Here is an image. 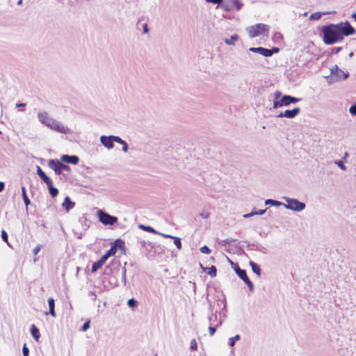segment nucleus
Listing matches in <instances>:
<instances>
[{"label":"nucleus","mask_w":356,"mask_h":356,"mask_svg":"<svg viewBox=\"0 0 356 356\" xmlns=\"http://www.w3.org/2000/svg\"><path fill=\"white\" fill-rule=\"evenodd\" d=\"M321 32L324 43L330 45L341 42L344 36L354 35L356 31L348 21H346L324 26L321 29Z\"/></svg>","instance_id":"1"},{"label":"nucleus","mask_w":356,"mask_h":356,"mask_svg":"<svg viewBox=\"0 0 356 356\" xmlns=\"http://www.w3.org/2000/svg\"><path fill=\"white\" fill-rule=\"evenodd\" d=\"M37 116L40 123L53 129L54 131L62 134L68 133L69 129L61 124L55 119L50 118L47 111H39Z\"/></svg>","instance_id":"2"},{"label":"nucleus","mask_w":356,"mask_h":356,"mask_svg":"<svg viewBox=\"0 0 356 356\" xmlns=\"http://www.w3.org/2000/svg\"><path fill=\"white\" fill-rule=\"evenodd\" d=\"M282 199L285 201V203H283V207L287 209L296 212H300L303 211L306 207V205L304 202H301L297 199L290 198L288 197H283Z\"/></svg>","instance_id":"3"},{"label":"nucleus","mask_w":356,"mask_h":356,"mask_svg":"<svg viewBox=\"0 0 356 356\" xmlns=\"http://www.w3.org/2000/svg\"><path fill=\"white\" fill-rule=\"evenodd\" d=\"M249 37L252 38L257 36L264 35L269 31V27L264 24H257L256 25L250 26L247 29Z\"/></svg>","instance_id":"4"},{"label":"nucleus","mask_w":356,"mask_h":356,"mask_svg":"<svg viewBox=\"0 0 356 356\" xmlns=\"http://www.w3.org/2000/svg\"><path fill=\"white\" fill-rule=\"evenodd\" d=\"M97 215L99 221L104 225H113L118 220L117 217L111 216L106 211L100 209L97 211Z\"/></svg>","instance_id":"5"},{"label":"nucleus","mask_w":356,"mask_h":356,"mask_svg":"<svg viewBox=\"0 0 356 356\" xmlns=\"http://www.w3.org/2000/svg\"><path fill=\"white\" fill-rule=\"evenodd\" d=\"M299 101V98H296L290 95H284L280 100H274L273 108H276L278 107L286 106L291 103H296Z\"/></svg>","instance_id":"6"},{"label":"nucleus","mask_w":356,"mask_h":356,"mask_svg":"<svg viewBox=\"0 0 356 356\" xmlns=\"http://www.w3.org/2000/svg\"><path fill=\"white\" fill-rule=\"evenodd\" d=\"M48 166L54 170L55 173L58 175L61 174L62 170H70V167L67 165L63 164L58 160L50 159L48 161Z\"/></svg>","instance_id":"7"},{"label":"nucleus","mask_w":356,"mask_h":356,"mask_svg":"<svg viewBox=\"0 0 356 356\" xmlns=\"http://www.w3.org/2000/svg\"><path fill=\"white\" fill-rule=\"evenodd\" d=\"M101 143L107 149H112L114 146L113 142L122 143V138L115 136H102L100 137Z\"/></svg>","instance_id":"8"},{"label":"nucleus","mask_w":356,"mask_h":356,"mask_svg":"<svg viewBox=\"0 0 356 356\" xmlns=\"http://www.w3.org/2000/svg\"><path fill=\"white\" fill-rule=\"evenodd\" d=\"M60 159H61V161H63L64 162L74 164V165L77 164L79 161V157L75 155L64 154L61 156Z\"/></svg>","instance_id":"9"},{"label":"nucleus","mask_w":356,"mask_h":356,"mask_svg":"<svg viewBox=\"0 0 356 356\" xmlns=\"http://www.w3.org/2000/svg\"><path fill=\"white\" fill-rule=\"evenodd\" d=\"M334 13H336V11H334H334L323 12V13L316 12V13H312L309 16V19L310 20H318L322 17V15L334 14Z\"/></svg>","instance_id":"10"},{"label":"nucleus","mask_w":356,"mask_h":356,"mask_svg":"<svg viewBox=\"0 0 356 356\" xmlns=\"http://www.w3.org/2000/svg\"><path fill=\"white\" fill-rule=\"evenodd\" d=\"M161 236H162L164 238H172L174 240V244L176 245V247L180 250L181 248V239L179 237L174 236L170 234H160Z\"/></svg>","instance_id":"11"},{"label":"nucleus","mask_w":356,"mask_h":356,"mask_svg":"<svg viewBox=\"0 0 356 356\" xmlns=\"http://www.w3.org/2000/svg\"><path fill=\"white\" fill-rule=\"evenodd\" d=\"M74 202H72L68 196L65 197L64 201L62 204V207L64 209H65L67 211L72 209L74 207Z\"/></svg>","instance_id":"12"},{"label":"nucleus","mask_w":356,"mask_h":356,"mask_svg":"<svg viewBox=\"0 0 356 356\" xmlns=\"http://www.w3.org/2000/svg\"><path fill=\"white\" fill-rule=\"evenodd\" d=\"M278 51H279L278 47H273L270 49H266V48L263 47L261 55L266 56V57H269V56H271L273 54L277 53Z\"/></svg>","instance_id":"13"},{"label":"nucleus","mask_w":356,"mask_h":356,"mask_svg":"<svg viewBox=\"0 0 356 356\" xmlns=\"http://www.w3.org/2000/svg\"><path fill=\"white\" fill-rule=\"evenodd\" d=\"M300 110L298 107L294 108L292 110H286L284 111L285 118H293L300 113Z\"/></svg>","instance_id":"14"},{"label":"nucleus","mask_w":356,"mask_h":356,"mask_svg":"<svg viewBox=\"0 0 356 356\" xmlns=\"http://www.w3.org/2000/svg\"><path fill=\"white\" fill-rule=\"evenodd\" d=\"M37 174L46 184L51 181L39 166H37Z\"/></svg>","instance_id":"15"},{"label":"nucleus","mask_w":356,"mask_h":356,"mask_svg":"<svg viewBox=\"0 0 356 356\" xmlns=\"http://www.w3.org/2000/svg\"><path fill=\"white\" fill-rule=\"evenodd\" d=\"M349 76L348 73L344 72L342 70L339 69L334 76V81H338L341 79H346Z\"/></svg>","instance_id":"16"},{"label":"nucleus","mask_w":356,"mask_h":356,"mask_svg":"<svg viewBox=\"0 0 356 356\" xmlns=\"http://www.w3.org/2000/svg\"><path fill=\"white\" fill-rule=\"evenodd\" d=\"M30 331L33 338L36 341H38L39 338L40 337L39 329L35 325H32Z\"/></svg>","instance_id":"17"},{"label":"nucleus","mask_w":356,"mask_h":356,"mask_svg":"<svg viewBox=\"0 0 356 356\" xmlns=\"http://www.w3.org/2000/svg\"><path fill=\"white\" fill-rule=\"evenodd\" d=\"M231 264L234 266L235 273L240 278H242L246 274V271L243 269H241L238 264H236L232 261H231Z\"/></svg>","instance_id":"18"},{"label":"nucleus","mask_w":356,"mask_h":356,"mask_svg":"<svg viewBox=\"0 0 356 356\" xmlns=\"http://www.w3.org/2000/svg\"><path fill=\"white\" fill-rule=\"evenodd\" d=\"M232 9L235 8L236 10H240L243 6V3L240 0H229Z\"/></svg>","instance_id":"19"},{"label":"nucleus","mask_w":356,"mask_h":356,"mask_svg":"<svg viewBox=\"0 0 356 356\" xmlns=\"http://www.w3.org/2000/svg\"><path fill=\"white\" fill-rule=\"evenodd\" d=\"M48 305L49 308V314L51 316L55 317L56 316V312H55V302L53 298H49L48 299Z\"/></svg>","instance_id":"20"},{"label":"nucleus","mask_w":356,"mask_h":356,"mask_svg":"<svg viewBox=\"0 0 356 356\" xmlns=\"http://www.w3.org/2000/svg\"><path fill=\"white\" fill-rule=\"evenodd\" d=\"M47 186L48 187L49 193L51 195V197H56L58 194V190L56 188H55L54 186H53L52 181L47 183Z\"/></svg>","instance_id":"21"},{"label":"nucleus","mask_w":356,"mask_h":356,"mask_svg":"<svg viewBox=\"0 0 356 356\" xmlns=\"http://www.w3.org/2000/svg\"><path fill=\"white\" fill-rule=\"evenodd\" d=\"M238 35L237 34L232 35L230 38H225L224 42L227 45H234L235 42L238 40Z\"/></svg>","instance_id":"22"},{"label":"nucleus","mask_w":356,"mask_h":356,"mask_svg":"<svg viewBox=\"0 0 356 356\" xmlns=\"http://www.w3.org/2000/svg\"><path fill=\"white\" fill-rule=\"evenodd\" d=\"M250 266L252 268V271L255 274H257L258 276H260L261 275V268H260V267L256 263H254L252 261H250Z\"/></svg>","instance_id":"23"},{"label":"nucleus","mask_w":356,"mask_h":356,"mask_svg":"<svg viewBox=\"0 0 356 356\" xmlns=\"http://www.w3.org/2000/svg\"><path fill=\"white\" fill-rule=\"evenodd\" d=\"M248 286V289L250 291H254V284L250 280L248 277L247 276V274H245L242 278H241Z\"/></svg>","instance_id":"24"},{"label":"nucleus","mask_w":356,"mask_h":356,"mask_svg":"<svg viewBox=\"0 0 356 356\" xmlns=\"http://www.w3.org/2000/svg\"><path fill=\"white\" fill-rule=\"evenodd\" d=\"M266 211V209H261V210H259L257 211H252V212H250L249 213L245 214L243 216V217L245 218H248L252 217V216H253L254 215H263V214L265 213Z\"/></svg>","instance_id":"25"},{"label":"nucleus","mask_w":356,"mask_h":356,"mask_svg":"<svg viewBox=\"0 0 356 356\" xmlns=\"http://www.w3.org/2000/svg\"><path fill=\"white\" fill-rule=\"evenodd\" d=\"M265 204L266 205L270 204L271 206L278 207V206H283V202L277 201V200L268 199L265 201Z\"/></svg>","instance_id":"26"},{"label":"nucleus","mask_w":356,"mask_h":356,"mask_svg":"<svg viewBox=\"0 0 356 356\" xmlns=\"http://www.w3.org/2000/svg\"><path fill=\"white\" fill-rule=\"evenodd\" d=\"M22 198H23L24 202L26 207H27L28 205L31 203V202L26 195V188L24 186H22Z\"/></svg>","instance_id":"27"},{"label":"nucleus","mask_w":356,"mask_h":356,"mask_svg":"<svg viewBox=\"0 0 356 356\" xmlns=\"http://www.w3.org/2000/svg\"><path fill=\"white\" fill-rule=\"evenodd\" d=\"M220 8L225 11H229L232 10L229 0H222V2L220 3Z\"/></svg>","instance_id":"28"},{"label":"nucleus","mask_w":356,"mask_h":356,"mask_svg":"<svg viewBox=\"0 0 356 356\" xmlns=\"http://www.w3.org/2000/svg\"><path fill=\"white\" fill-rule=\"evenodd\" d=\"M139 227L145 231H147V232H151L153 234H159V235L161 234V233L158 232L157 231H156L153 227H149V226H145V225H140L139 226Z\"/></svg>","instance_id":"29"},{"label":"nucleus","mask_w":356,"mask_h":356,"mask_svg":"<svg viewBox=\"0 0 356 356\" xmlns=\"http://www.w3.org/2000/svg\"><path fill=\"white\" fill-rule=\"evenodd\" d=\"M241 339V336L239 334H236L234 337L229 339V346L230 347H233L235 345L236 341H238Z\"/></svg>","instance_id":"30"},{"label":"nucleus","mask_w":356,"mask_h":356,"mask_svg":"<svg viewBox=\"0 0 356 356\" xmlns=\"http://www.w3.org/2000/svg\"><path fill=\"white\" fill-rule=\"evenodd\" d=\"M216 272H217V269L216 268V266H211L210 268H208V272L207 273L212 277H214L216 276Z\"/></svg>","instance_id":"31"},{"label":"nucleus","mask_w":356,"mask_h":356,"mask_svg":"<svg viewBox=\"0 0 356 356\" xmlns=\"http://www.w3.org/2000/svg\"><path fill=\"white\" fill-rule=\"evenodd\" d=\"M103 265L99 261H96L95 263H93L92 266V269H91V271L92 273H95L96 272L98 269H99Z\"/></svg>","instance_id":"32"},{"label":"nucleus","mask_w":356,"mask_h":356,"mask_svg":"<svg viewBox=\"0 0 356 356\" xmlns=\"http://www.w3.org/2000/svg\"><path fill=\"white\" fill-rule=\"evenodd\" d=\"M116 245H112L111 248L106 251V254L110 257L111 256L114 255L116 253Z\"/></svg>","instance_id":"33"},{"label":"nucleus","mask_w":356,"mask_h":356,"mask_svg":"<svg viewBox=\"0 0 356 356\" xmlns=\"http://www.w3.org/2000/svg\"><path fill=\"white\" fill-rule=\"evenodd\" d=\"M334 163L339 167L342 170H346V165H344V163L343 161L341 160H339V161H336L334 162Z\"/></svg>","instance_id":"34"},{"label":"nucleus","mask_w":356,"mask_h":356,"mask_svg":"<svg viewBox=\"0 0 356 356\" xmlns=\"http://www.w3.org/2000/svg\"><path fill=\"white\" fill-rule=\"evenodd\" d=\"M221 323L219 322L216 326H209V335L210 336H213L214 334V333L216 332V327H218L219 325H220Z\"/></svg>","instance_id":"35"},{"label":"nucleus","mask_w":356,"mask_h":356,"mask_svg":"<svg viewBox=\"0 0 356 356\" xmlns=\"http://www.w3.org/2000/svg\"><path fill=\"white\" fill-rule=\"evenodd\" d=\"M127 305L129 307L134 308L137 305V301L134 298H131L128 300Z\"/></svg>","instance_id":"36"},{"label":"nucleus","mask_w":356,"mask_h":356,"mask_svg":"<svg viewBox=\"0 0 356 356\" xmlns=\"http://www.w3.org/2000/svg\"><path fill=\"white\" fill-rule=\"evenodd\" d=\"M263 47H250L249 51L253 53H257L261 54Z\"/></svg>","instance_id":"37"},{"label":"nucleus","mask_w":356,"mask_h":356,"mask_svg":"<svg viewBox=\"0 0 356 356\" xmlns=\"http://www.w3.org/2000/svg\"><path fill=\"white\" fill-rule=\"evenodd\" d=\"M113 245H116V248L119 247L124 249V242L120 239L115 240Z\"/></svg>","instance_id":"38"},{"label":"nucleus","mask_w":356,"mask_h":356,"mask_svg":"<svg viewBox=\"0 0 356 356\" xmlns=\"http://www.w3.org/2000/svg\"><path fill=\"white\" fill-rule=\"evenodd\" d=\"M190 348H191V350H197V344L196 340H195V339H193L191 341V346H190Z\"/></svg>","instance_id":"39"},{"label":"nucleus","mask_w":356,"mask_h":356,"mask_svg":"<svg viewBox=\"0 0 356 356\" xmlns=\"http://www.w3.org/2000/svg\"><path fill=\"white\" fill-rule=\"evenodd\" d=\"M200 252L204 254H209L211 252V250L207 245H204L200 248Z\"/></svg>","instance_id":"40"},{"label":"nucleus","mask_w":356,"mask_h":356,"mask_svg":"<svg viewBox=\"0 0 356 356\" xmlns=\"http://www.w3.org/2000/svg\"><path fill=\"white\" fill-rule=\"evenodd\" d=\"M118 143L120 144L121 146H122V151L124 152H128V149H129L128 145L124 140L122 139V143Z\"/></svg>","instance_id":"41"},{"label":"nucleus","mask_w":356,"mask_h":356,"mask_svg":"<svg viewBox=\"0 0 356 356\" xmlns=\"http://www.w3.org/2000/svg\"><path fill=\"white\" fill-rule=\"evenodd\" d=\"M22 353L24 356H29V350L26 344H24L23 346Z\"/></svg>","instance_id":"42"},{"label":"nucleus","mask_w":356,"mask_h":356,"mask_svg":"<svg viewBox=\"0 0 356 356\" xmlns=\"http://www.w3.org/2000/svg\"><path fill=\"white\" fill-rule=\"evenodd\" d=\"M339 67L337 65H334L332 67L330 68V74L334 76L337 72L338 71Z\"/></svg>","instance_id":"43"},{"label":"nucleus","mask_w":356,"mask_h":356,"mask_svg":"<svg viewBox=\"0 0 356 356\" xmlns=\"http://www.w3.org/2000/svg\"><path fill=\"white\" fill-rule=\"evenodd\" d=\"M1 238L3 241L6 242L8 244V234L5 230L1 231Z\"/></svg>","instance_id":"44"},{"label":"nucleus","mask_w":356,"mask_h":356,"mask_svg":"<svg viewBox=\"0 0 356 356\" xmlns=\"http://www.w3.org/2000/svg\"><path fill=\"white\" fill-rule=\"evenodd\" d=\"M109 258V257L108 255H106V254L105 253L99 260V261L102 264L104 265L105 264V262L106 261V260Z\"/></svg>","instance_id":"45"},{"label":"nucleus","mask_w":356,"mask_h":356,"mask_svg":"<svg viewBox=\"0 0 356 356\" xmlns=\"http://www.w3.org/2000/svg\"><path fill=\"white\" fill-rule=\"evenodd\" d=\"M109 258V257L108 255H106V254L105 253L99 260V261L102 264L104 265L105 264V262L106 261V260Z\"/></svg>","instance_id":"46"},{"label":"nucleus","mask_w":356,"mask_h":356,"mask_svg":"<svg viewBox=\"0 0 356 356\" xmlns=\"http://www.w3.org/2000/svg\"><path fill=\"white\" fill-rule=\"evenodd\" d=\"M349 112L354 116L356 115V104L352 105L349 108Z\"/></svg>","instance_id":"47"},{"label":"nucleus","mask_w":356,"mask_h":356,"mask_svg":"<svg viewBox=\"0 0 356 356\" xmlns=\"http://www.w3.org/2000/svg\"><path fill=\"white\" fill-rule=\"evenodd\" d=\"M122 282H123L124 286H125L126 282H127V281H126V268H122Z\"/></svg>","instance_id":"48"},{"label":"nucleus","mask_w":356,"mask_h":356,"mask_svg":"<svg viewBox=\"0 0 356 356\" xmlns=\"http://www.w3.org/2000/svg\"><path fill=\"white\" fill-rule=\"evenodd\" d=\"M89 327H90V321H87V322L83 323V325H82V327H81V330L85 332Z\"/></svg>","instance_id":"49"},{"label":"nucleus","mask_w":356,"mask_h":356,"mask_svg":"<svg viewBox=\"0 0 356 356\" xmlns=\"http://www.w3.org/2000/svg\"><path fill=\"white\" fill-rule=\"evenodd\" d=\"M207 2H210L213 4H220L222 2V0H205Z\"/></svg>","instance_id":"50"},{"label":"nucleus","mask_w":356,"mask_h":356,"mask_svg":"<svg viewBox=\"0 0 356 356\" xmlns=\"http://www.w3.org/2000/svg\"><path fill=\"white\" fill-rule=\"evenodd\" d=\"M200 216L203 218H207L209 216V213L207 211H202L200 213Z\"/></svg>","instance_id":"51"},{"label":"nucleus","mask_w":356,"mask_h":356,"mask_svg":"<svg viewBox=\"0 0 356 356\" xmlns=\"http://www.w3.org/2000/svg\"><path fill=\"white\" fill-rule=\"evenodd\" d=\"M281 95H282V93L280 91H276L274 94L275 100H280L279 99L280 98Z\"/></svg>","instance_id":"52"},{"label":"nucleus","mask_w":356,"mask_h":356,"mask_svg":"<svg viewBox=\"0 0 356 356\" xmlns=\"http://www.w3.org/2000/svg\"><path fill=\"white\" fill-rule=\"evenodd\" d=\"M40 250V245H37L36 247L34 248L33 250V253L36 255L39 251Z\"/></svg>","instance_id":"53"},{"label":"nucleus","mask_w":356,"mask_h":356,"mask_svg":"<svg viewBox=\"0 0 356 356\" xmlns=\"http://www.w3.org/2000/svg\"><path fill=\"white\" fill-rule=\"evenodd\" d=\"M341 49H342V48L340 47H339L334 48L332 50V53L335 54H338Z\"/></svg>","instance_id":"54"},{"label":"nucleus","mask_w":356,"mask_h":356,"mask_svg":"<svg viewBox=\"0 0 356 356\" xmlns=\"http://www.w3.org/2000/svg\"><path fill=\"white\" fill-rule=\"evenodd\" d=\"M148 31H149V29H148L147 24H145L143 25V32H144L145 33H148Z\"/></svg>","instance_id":"55"},{"label":"nucleus","mask_w":356,"mask_h":356,"mask_svg":"<svg viewBox=\"0 0 356 356\" xmlns=\"http://www.w3.org/2000/svg\"><path fill=\"white\" fill-rule=\"evenodd\" d=\"M233 241H234V240L228 238L224 241V244H229Z\"/></svg>","instance_id":"56"},{"label":"nucleus","mask_w":356,"mask_h":356,"mask_svg":"<svg viewBox=\"0 0 356 356\" xmlns=\"http://www.w3.org/2000/svg\"><path fill=\"white\" fill-rule=\"evenodd\" d=\"M26 106L25 103H17L16 104V107H24Z\"/></svg>","instance_id":"57"},{"label":"nucleus","mask_w":356,"mask_h":356,"mask_svg":"<svg viewBox=\"0 0 356 356\" xmlns=\"http://www.w3.org/2000/svg\"><path fill=\"white\" fill-rule=\"evenodd\" d=\"M4 188V183L2 181H0V192L2 191Z\"/></svg>","instance_id":"58"},{"label":"nucleus","mask_w":356,"mask_h":356,"mask_svg":"<svg viewBox=\"0 0 356 356\" xmlns=\"http://www.w3.org/2000/svg\"><path fill=\"white\" fill-rule=\"evenodd\" d=\"M284 117H285V115H284V112H283V113H280V114H278V115H277V118H284Z\"/></svg>","instance_id":"59"},{"label":"nucleus","mask_w":356,"mask_h":356,"mask_svg":"<svg viewBox=\"0 0 356 356\" xmlns=\"http://www.w3.org/2000/svg\"><path fill=\"white\" fill-rule=\"evenodd\" d=\"M352 17L356 21V13L352 14Z\"/></svg>","instance_id":"60"},{"label":"nucleus","mask_w":356,"mask_h":356,"mask_svg":"<svg viewBox=\"0 0 356 356\" xmlns=\"http://www.w3.org/2000/svg\"><path fill=\"white\" fill-rule=\"evenodd\" d=\"M353 55H354L353 52H350L348 56H349V57H353Z\"/></svg>","instance_id":"61"},{"label":"nucleus","mask_w":356,"mask_h":356,"mask_svg":"<svg viewBox=\"0 0 356 356\" xmlns=\"http://www.w3.org/2000/svg\"><path fill=\"white\" fill-rule=\"evenodd\" d=\"M22 2V0H19L17 3H18V4H21Z\"/></svg>","instance_id":"62"},{"label":"nucleus","mask_w":356,"mask_h":356,"mask_svg":"<svg viewBox=\"0 0 356 356\" xmlns=\"http://www.w3.org/2000/svg\"><path fill=\"white\" fill-rule=\"evenodd\" d=\"M213 316L209 318V320L211 321L212 320Z\"/></svg>","instance_id":"63"},{"label":"nucleus","mask_w":356,"mask_h":356,"mask_svg":"<svg viewBox=\"0 0 356 356\" xmlns=\"http://www.w3.org/2000/svg\"><path fill=\"white\" fill-rule=\"evenodd\" d=\"M155 356H157V355H155Z\"/></svg>","instance_id":"64"}]
</instances>
